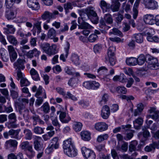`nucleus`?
Returning a JSON list of instances; mask_svg holds the SVG:
<instances>
[{
    "instance_id": "57",
    "label": "nucleus",
    "mask_w": 159,
    "mask_h": 159,
    "mask_svg": "<svg viewBox=\"0 0 159 159\" xmlns=\"http://www.w3.org/2000/svg\"><path fill=\"white\" fill-rule=\"evenodd\" d=\"M102 49V45L100 44H95L93 47V50L95 53L99 52Z\"/></svg>"
},
{
    "instance_id": "13",
    "label": "nucleus",
    "mask_w": 159,
    "mask_h": 159,
    "mask_svg": "<svg viewBox=\"0 0 159 159\" xmlns=\"http://www.w3.org/2000/svg\"><path fill=\"white\" fill-rule=\"evenodd\" d=\"M143 20L146 24L153 25L154 24V16L151 14H147L143 16Z\"/></svg>"
},
{
    "instance_id": "21",
    "label": "nucleus",
    "mask_w": 159,
    "mask_h": 159,
    "mask_svg": "<svg viewBox=\"0 0 159 159\" xmlns=\"http://www.w3.org/2000/svg\"><path fill=\"white\" fill-rule=\"evenodd\" d=\"M143 122V120L141 117H139L136 119L133 122L134 128L137 129H139Z\"/></svg>"
},
{
    "instance_id": "11",
    "label": "nucleus",
    "mask_w": 159,
    "mask_h": 159,
    "mask_svg": "<svg viewBox=\"0 0 159 159\" xmlns=\"http://www.w3.org/2000/svg\"><path fill=\"white\" fill-rule=\"evenodd\" d=\"M159 141L153 142L152 144L149 146H146L145 148V150L147 152L154 151L155 148L159 149Z\"/></svg>"
},
{
    "instance_id": "31",
    "label": "nucleus",
    "mask_w": 159,
    "mask_h": 159,
    "mask_svg": "<svg viewBox=\"0 0 159 159\" xmlns=\"http://www.w3.org/2000/svg\"><path fill=\"white\" fill-rule=\"evenodd\" d=\"M83 126V124L80 122L75 121L73 123V128L76 132L80 131Z\"/></svg>"
},
{
    "instance_id": "32",
    "label": "nucleus",
    "mask_w": 159,
    "mask_h": 159,
    "mask_svg": "<svg viewBox=\"0 0 159 159\" xmlns=\"http://www.w3.org/2000/svg\"><path fill=\"white\" fill-rule=\"evenodd\" d=\"M146 58L144 54H140L137 58V65L139 66L143 65L145 62Z\"/></svg>"
},
{
    "instance_id": "55",
    "label": "nucleus",
    "mask_w": 159,
    "mask_h": 159,
    "mask_svg": "<svg viewBox=\"0 0 159 159\" xmlns=\"http://www.w3.org/2000/svg\"><path fill=\"white\" fill-rule=\"evenodd\" d=\"M131 125L130 124H127L126 125H122L121 126V129L123 130V131L125 132H128L130 131V130H132L130 129Z\"/></svg>"
},
{
    "instance_id": "50",
    "label": "nucleus",
    "mask_w": 159,
    "mask_h": 159,
    "mask_svg": "<svg viewBox=\"0 0 159 159\" xmlns=\"http://www.w3.org/2000/svg\"><path fill=\"white\" fill-rule=\"evenodd\" d=\"M16 121H10L5 123V125L9 129L15 128L17 127L18 125L16 123Z\"/></svg>"
},
{
    "instance_id": "15",
    "label": "nucleus",
    "mask_w": 159,
    "mask_h": 159,
    "mask_svg": "<svg viewBox=\"0 0 159 159\" xmlns=\"http://www.w3.org/2000/svg\"><path fill=\"white\" fill-rule=\"evenodd\" d=\"M99 6L103 13L107 11L110 7V4L107 3L105 1L102 0L99 3Z\"/></svg>"
},
{
    "instance_id": "48",
    "label": "nucleus",
    "mask_w": 159,
    "mask_h": 159,
    "mask_svg": "<svg viewBox=\"0 0 159 159\" xmlns=\"http://www.w3.org/2000/svg\"><path fill=\"white\" fill-rule=\"evenodd\" d=\"M116 51V48L115 47L111 46L108 48L107 51V54L108 57H114L115 52Z\"/></svg>"
},
{
    "instance_id": "22",
    "label": "nucleus",
    "mask_w": 159,
    "mask_h": 159,
    "mask_svg": "<svg viewBox=\"0 0 159 159\" xmlns=\"http://www.w3.org/2000/svg\"><path fill=\"white\" fill-rule=\"evenodd\" d=\"M126 62L127 65L130 66H135L137 65V58L130 57L126 59Z\"/></svg>"
},
{
    "instance_id": "38",
    "label": "nucleus",
    "mask_w": 159,
    "mask_h": 159,
    "mask_svg": "<svg viewBox=\"0 0 159 159\" xmlns=\"http://www.w3.org/2000/svg\"><path fill=\"white\" fill-rule=\"evenodd\" d=\"M26 151L25 154L29 158H32L35 155V152L33 148V146L28 149Z\"/></svg>"
},
{
    "instance_id": "18",
    "label": "nucleus",
    "mask_w": 159,
    "mask_h": 159,
    "mask_svg": "<svg viewBox=\"0 0 159 159\" xmlns=\"http://www.w3.org/2000/svg\"><path fill=\"white\" fill-rule=\"evenodd\" d=\"M17 144V142L15 140L10 139L7 141L5 143V146L7 149H9L11 147L16 148Z\"/></svg>"
},
{
    "instance_id": "10",
    "label": "nucleus",
    "mask_w": 159,
    "mask_h": 159,
    "mask_svg": "<svg viewBox=\"0 0 159 159\" xmlns=\"http://www.w3.org/2000/svg\"><path fill=\"white\" fill-rule=\"evenodd\" d=\"M27 4L30 8L33 10H37L40 8V6L37 0H27Z\"/></svg>"
},
{
    "instance_id": "6",
    "label": "nucleus",
    "mask_w": 159,
    "mask_h": 159,
    "mask_svg": "<svg viewBox=\"0 0 159 159\" xmlns=\"http://www.w3.org/2000/svg\"><path fill=\"white\" fill-rule=\"evenodd\" d=\"M7 48L10 60L11 61L14 62L17 58V53L13 46L9 45L8 46Z\"/></svg>"
},
{
    "instance_id": "16",
    "label": "nucleus",
    "mask_w": 159,
    "mask_h": 159,
    "mask_svg": "<svg viewBox=\"0 0 159 159\" xmlns=\"http://www.w3.org/2000/svg\"><path fill=\"white\" fill-rule=\"evenodd\" d=\"M35 96L37 98H38L39 96L40 97H43L44 98H46V93L45 91L43 89L42 86H39V88L37 90V92Z\"/></svg>"
},
{
    "instance_id": "3",
    "label": "nucleus",
    "mask_w": 159,
    "mask_h": 159,
    "mask_svg": "<svg viewBox=\"0 0 159 159\" xmlns=\"http://www.w3.org/2000/svg\"><path fill=\"white\" fill-rule=\"evenodd\" d=\"M81 151L85 159H95L96 155L93 150L85 147H83Z\"/></svg>"
},
{
    "instance_id": "17",
    "label": "nucleus",
    "mask_w": 159,
    "mask_h": 159,
    "mask_svg": "<svg viewBox=\"0 0 159 159\" xmlns=\"http://www.w3.org/2000/svg\"><path fill=\"white\" fill-rule=\"evenodd\" d=\"M24 61L21 59H18L14 64V68L17 69H22L23 70L25 66H24Z\"/></svg>"
},
{
    "instance_id": "14",
    "label": "nucleus",
    "mask_w": 159,
    "mask_h": 159,
    "mask_svg": "<svg viewBox=\"0 0 159 159\" xmlns=\"http://www.w3.org/2000/svg\"><path fill=\"white\" fill-rule=\"evenodd\" d=\"M42 18L44 20H47V23H49L50 19L52 18H54V15L48 11H45L42 15Z\"/></svg>"
},
{
    "instance_id": "7",
    "label": "nucleus",
    "mask_w": 159,
    "mask_h": 159,
    "mask_svg": "<svg viewBox=\"0 0 159 159\" xmlns=\"http://www.w3.org/2000/svg\"><path fill=\"white\" fill-rule=\"evenodd\" d=\"M78 28L80 29H92L93 27L88 23L85 22L82 18H78Z\"/></svg>"
},
{
    "instance_id": "49",
    "label": "nucleus",
    "mask_w": 159,
    "mask_h": 159,
    "mask_svg": "<svg viewBox=\"0 0 159 159\" xmlns=\"http://www.w3.org/2000/svg\"><path fill=\"white\" fill-rule=\"evenodd\" d=\"M116 91L119 93L125 94L127 93V89L124 86H119L116 88Z\"/></svg>"
},
{
    "instance_id": "41",
    "label": "nucleus",
    "mask_w": 159,
    "mask_h": 159,
    "mask_svg": "<svg viewBox=\"0 0 159 159\" xmlns=\"http://www.w3.org/2000/svg\"><path fill=\"white\" fill-rule=\"evenodd\" d=\"M109 137V136L107 134H101L98 136L97 139V141L99 143H101L105 140H107Z\"/></svg>"
},
{
    "instance_id": "8",
    "label": "nucleus",
    "mask_w": 159,
    "mask_h": 159,
    "mask_svg": "<svg viewBox=\"0 0 159 159\" xmlns=\"http://www.w3.org/2000/svg\"><path fill=\"white\" fill-rule=\"evenodd\" d=\"M94 128L96 130L101 132L107 130L108 125L104 122H99L95 124Z\"/></svg>"
},
{
    "instance_id": "47",
    "label": "nucleus",
    "mask_w": 159,
    "mask_h": 159,
    "mask_svg": "<svg viewBox=\"0 0 159 159\" xmlns=\"http://www.w3.org/2000/svg\"><path fill=\"white\" fill-rule=\"evenodd\" d=\"M41 21H38L34 24L33 29H37V33L38 34L41 32Z\"/></svg>"
},
{
    "instance_id": "52",
    "label": "nucleus",
    "mask_w": 159,
    "mask_h": 159,
    "mask_svg": "<svg viewBox=\"0 0 159 159\" xmlns=\"http://www.w3.org/2000/svg\"><path fill=\"white\" fill-rule=\"evenodd\" d=\"M92 81H88L84 82L83 86L88 89H92Z\"/></svg>"
},
{
    "instance_id": "35",
    "label": "nucleus",
    "mask_w": 159,
    "mask_h": 159,
    "mask_svg": "<svg viewBox=\"0 0 159 159\" xmlns=\"http://www.w3.org/2000/svg\"><path fill=\"white\" fill-rule=\"evenodd\" d=\"M120 4L117 1H115L112 2L111 5V9L113 12L117 11H119Z\"/></svg>"
},
{
    "instance_id": "24",
    "label": "nucleus",
    "mask_w": 159,
    "mask_h": 159,
    "mask_svg": "<svg viewBox=\"0 0 159 159\" xmlns=\"http://www.w3.org/2000/svg\"><path fill=\"white\" fill-rule=\"evenodd\" d=\"M5 16L8 20L13 19L16 17V14L15 12L11 10L7 11Z\"/></svg>"
},
{
    "instance_id": "46",
    "label": "nucleus",
    "mask_w": 159,
    "mask_h": 159,
    "mask_svg": "<svg viewBox=\"0 0 159 159\" xmlns=\"http://www.w3.org/2000/svg\"><path fill=\"white\" fill-rule=\"evenodd\" d=\"M128 148V143L125 142L123 143L121 147L117 146L116 147V149L117 150L121 151L123 152H125L127 151Z\"/></svg>"
},
{
    "instance_id": "25",
    "label": "nucleus",
    "mask_w": 159,
    "mask_h": 159,
    "mask_svg": "<svg viewBox=\"0 0 159 159\" xmlns=\"http://www.w3.org/2000/svg\"><path fill=\"white\" fill-rule=\"evenodd\" d=\"M70 60L72 62L76 65H79L80 64L79 57L77 54L72 53L71 54Z\"/></svg>"
},
{
    "instance_id": "4",
    "label": "nucleus",
    "mask_w": 159,
    "mask_h": 159,
    "mask_svg": "<svg viewBox=\"0 0 159 159\" xmlns=\"http://www.w3.org/2000/svg\"><path fill=\"white\" fill-rule=\"evenodd\" d=\"M145 8L154 10L158 8L157 2L155 0H143V3Z\"/></svg>"
},
{
    "instance_id": "23",
    "label": "nucleus",
    "mask_w": 159,
    "mask_h": 159,
    "mask_svg": "<svg viewBox=\"0 0 159 159\" xmlns=\"http://www.w3.org/2000/svg\"><path fill=\"white\" fill-rule=\"evenodd\" d=\"M80 135L82 139L85 141H89L91 139L90 134L87 131H84L80 133Z\"/></svg>"
},
{
    "instance_id": "62",
    "label": "nucleus",
    "mask_w": 159,
    "mask_h": 159,
    "mask_svg": "<svg viewBox=\"0 0 159 159\" xmlns=\"http://www.w3.org/2000/svg\"><path fill=\"white\" fill-rule=\"evenodd\" d=\"M108 99V96L107 94H104L102 96L101 100L100 102V104L102 105L104 104L107 101Z\"/></svg>"
},
{
    "instance_id": "5",
    "label": "nucleus",
    "mask_w": 159,
    "mask_h": 159,
    "mask_svg": "<svg viewBox=\"0 0 159 159\" xmlns=\"http://www.w3.org/2000/svg\"><path fill=\"white\" fill-rule=\"evenodd\" d=\"M147 61L149 64L150 66V67L154 69H157L159 67L158 61L156 58L152 56L148 55L146 57Z\"/></svg>"
},
{
    "instance_id": "9",
    "label": "nucleus",
    "mask_w": 159,
    "mask_h": 159,
    "mask_svg": "<svg viewBox=\"0 0 159 159\" xmlns=\"http://www.w3.org/2000/svg\"><path fill=\"white\" fill-rule=\"evenodd\" d=\"M110 115V111L109 107L107 105L103 106L102 109L101 116L104 119H107Z\"/></svg>"
},
{
    "instance_id": "28",
    "label": "nucleus",
    "mask_w": 159,
    "mask_h": 159,
    "mask_svg": "<svg viewBox=\"0 0 159 159\" xmlns=\"http://www.w3.org/2000/svg\"><path fill=\"white\" fill-rule=\"evenodd\" d=\"M7 38L9 42L14 45L16 46L18 43L17 39L13 35H8L7 36Z\"/></svg>"
},
{
    "instance_id": "37",
    "label": "nucleus",
    "mask_w": 159,
    "mask_h": 159,
    "mask_svg": "<svg viewBox=\"0 0 159 159\" xmlns=\"http://www.w3.org/2000/svg\"><path fill=\"white\" fill-rule=\"evenodd\" d=\"M19 131L11 129L8 131L10 136H11V138H15L16 139H19L18 134Z\"/></svg>"
},
{
    "instance_id": "33",
    "label": "nucleus",
    "mask_w": 159,
    "mask_h": 159,
    "mask_svg": "<svg viewBox=\"0 0 159 159\" xmlns=\"http://www.w3.org/2000/svg\"><path fill=\"white\" fill-rule=\"evenodd\" d=\"M40 53V52L35 48L33 50L30 51L28 53V56L30 57H38Z\"/></svg>"
},
{
    "instance_id": "63",
    "label": "nucleus",
    "mask_w": 159,
    "mask_h": 159,
    "mask_svg": "<svg viewBox=\"0 0 159 159\" xmlns=\"http://www.w3.org/2000/svg\"><path fill=\"white\" fill-rule=\"evenodd\" d=\"M92 89H97L99 88L100 86V84L95 81H92Z\"/></svg>"
},
{
    "instance_id": "44",
    "label": "nucleus",
    "mask_w": 159,
    "mask_h": 159,
    "mask_svg": "<svg viewBox=\"0 0 159 159\" xmlns=\"http://www.w3.org/2000/svg\"><path fill=\"white\" fill-rule=\"evenodd\" d=\"M148 119L152 118L156 121H159V111H157L154 113L153 115H149L147 116Z\"/></svg>"
},
{
    "instance_id": "29",
    "label": "nucleus",
    "mask_w": 159,
    "mask_h": 159,
    "mask_svg": "<svg viewBox=\"0 0 159 159\" xmlns=\"http://www.w3.org/2000/svg\"><path fill=\"white\" fill-rule=\"evenodd\" d=\"M21 0H5V4L7 7L9 8L12 7L15 2H16L18 4L21 2Z\"/></svg>"
},
{
    "instance_id": "2",
    "label": "nucleus",
    "mask_w": 159,
    "mask_h": 159,
    "mask_svg": "<svg viewBox=\"0 0 159 159\" xmlns=\"http://www.w3.org/2000/svg\"><path fill=\"white\" fill-rule=\"evenodd\" d=\"M41 47L44 52L49 56L53 55L58 52L57 46L55 44L50 46L49 43H45L42 44Z\"/></svg>"
},
{
    "instance_id": "43",
    "label": "nucleus",
    "mask_w": 159,
    "mask_h": 159,
    "mask_svg": "<svg viewBox=\"0 0 159 159\" xmlns=\"http://www.w3.org/2000/svg\"><path fill=\"white\" fill-rule=\"evenodd\" d=\"M133 37L137 43H141L143 42V36L141 34L138 33L134 34Z\"/></svg>"
},
{
    "instance_id": "12",
    "label": "nucleus",
    "mask_w": 159,
    "mask_h": 159,
    "mask_svg": "<svg viewBox=\"0 0 159 159\" xmlns=\"http://www.w3.org/2000/svg\"><path fill=\"white\" fill-rule=\"evenodd\" d=\"M59 119L62 123H67L71 120V118L65 112H61L59 115Z\"/></svg>"
},
{
    "instance_id": "27",
    "label": "nucleus",
    "mask_w": 159,
    "mask_h": 159,
    "mask_svg": "<svg viewBox=\"0 0 159 159\" xmlns=\"http://www.w3.org/2000/svg\"><path fill=\"white\" fill-rule=\"evenodd\" d=\"M32 146L28 141H24L21 143L20 145V148L24 151H26Z\"/></svg>"
},
{
    "instance_id": "1",
    "label": "nucleus",
    "mask_w": 159,
    "mask_h": 159,
    "mask_svg": "<svg viewBox=\"0 0 159 159\" xmlns=\"http://www.w3.org/2000/svg\"><path fill=\"white\" fill-rule=\"evenodd\" d=\"M63 148L65 153L70 157H74L77 155V150L71 138L64 140L63 142Z\"/></svg>"
},
{
    "instance_id": "20",
    "label": "nucleus",
    "mask_w": 159,
    "mask_h": 159,
    "mask_svg": "<svg viewBox=\"0 0 159 159\" xmlns=\"http://www.w3.org/2000/svg\"><path fill=\"white\" fill-rule=\"evenodd\" d=\"M4 33L6 34H13L16 29L12 25H7L6 27L3 28Z\"/></svg>"
},
{
    "instance_id": "30",
    "label": "nucleus",
    "mask_w": 159,
    "mask_h": 159,
    "mask_svg": "<svg viewBox=\"0 0 159 159\" xmlns=\"http://www.w3.org/2000/svg\"><path fill=\"white\" fill-rule=\"evenodd\" d=\"M70 44L68 42L67 43V47L65 48V51L66 53L65 56L63 54H61L60 57V59L62 60L63 61H66L65 58H66L69 54V49L70 48Z\"/></svg>"
},
{
    "instance_id": "40",
    "label": "nucleus",
    "mask_w": 159,
    "mask_h": 159,
    "mask_svg": "<svg viewBox=\"0 0 159 159\" xmlns=\"http://www.w3.org/2000/svg\"><path fill=\"white\" fill-rule=\"evenodd\" d=\"M138 144V142L136 140L132 141L129 146V151L130 152L134 151L136 149V146Z\"/></svg>"
},
{
    "instance_id": "26",
    "label": "nucleus",
    "mask_w": 159,
    "mask_h": 159,
    "mask_svg": "<svg viewBox=\"0 0 159 159\" xmlns=\"http://www.w3.org/2000/svg\"><path fill=\"white\" fill-rule=\"evenodd\" d=\"M58 137H54L52 139V142L49 145L54 148L55 149H57L59 147V143L58 142Z\"/></svg>"
},
{
    "instance_id": "54",
    "label": "nucleus",
    "mask_w": 159,
    "mask_h": 159,
    "mask_svg": "<svg viewBox=\"0 0 159 159\" xmlns=\"http://www.w3.org/2000/svg\"><path fill=\"white\" fill-rule=\"evenodd\" d=\"M30 83L25 78H22L20 81V84L21 87L28 86L30 84Z\"/></svg>"
},
{
    "instance_id": "42",
    "label": "nucleus",
    "mask_w": 159,
    "mask_h": 159,
    "mask_svg": "<svg viewBox=\"0 0 159 159\" xmlns=\"http://www.w3.org/2000/svg\"><path fill=\"white\" fill-rule=\"evenodd\" d=\"M40 108L41 111L45 113H48L50 111V107L47 102L44 103Z\"/></svg>"
},
{
    "instance_id": "64",
    "label": "nucleus",
    "mask_w": 159,
    "mask_h": 159,
    "mask_svg": "<svg viewBox=\"0 0 159 159\" xmlns=\"http://www.w3.org/2000/svg\"><path fill=\"white\" fill-rule=\"evenodd\" d=\"M111 154L113 159H119L117 153L115 150L112 149L111 150Z\"/></svg>"
},
{
    "instance_id": "19",
    "label": "nucleus",
    "mask_w": 159,
    "mask_h": 159,
    "mask_svg": "<svg viewBox=\"0 0 159 159\" xmlns=\"http://www.w3.org/2000/svg\"><path fill=\"white\" fill-rule=\"evenodd\" d=\"M33 146L34 149L37 151H41L43 150V144L40 143L38 139H35L33 142Z\"/></svg>"
},
{
    "instance_id": "39",
    "label": "nucleus",
    "mask_w": 159,
    "mask_h": 159,
    "mask_svg": "<svg viewBox=\"0 0 159 159\" xmlns=\"http://www.w3.org/2000/svg\"><path fill=\"white\" fill-rule=\"evenodd\" d=\"M104 21L105 23L108 24L112 23L113 20L111 15L110 14H106L104 16Z\"/></svg>"
},
{
    "instance_id": "51",
    "label": "nucleus",
    "mask_w": 159,
    "mask_h": 159,
    "mask_svg": "<svg viewBox=\"0 0 159 159\" xmlns=\"http://www.w3.org/2000/svg\"><path fill=\"white\" fill-rule=\"evenodd\" d=\"M44 128L39 126L35 127L33 129L34 132L36 134H41L44 133Z\"/></svg>"
},
{
    "instance_id": "58",
    "label": "nucleus",
    "mask_w": 159,
    "mask_h": 159,
    "mask_svg": "<svg viewBox=\"0 0 159 159\" xmlns=\"http://www.w3.org/2000/svg\"><path fill=\"white\" fill-rule=\"evenodd\" d=\"M72 3L67 2L64 4V8L66 12H67L69 9H72L73 8Z\"/></svg>"
},
{
    "instance_id": "45",
    "label": "nucleus",
    "mask_w": 159,
    "mask_h": 159,
    "mask_svg": "<svg viewBox=\"0 0 159 159\" xmlns=\"http://www.w3.org/2000/svg\"><path fill=\"white\" fill-rule=\"evenodd\" d=\"M57 34L56 30L53 28H50L48 33V37L51 39H52L55 37Z\"/></svg>"
},
{
    "instance_id": "60",
    "label": "nucleus",
    "mask_w": 159,
    "mask_h": 159,
    "mask_svg": "<svg viewBox=\"0 0 159 159\" xmlns=\"http://www.w3.org/2000/svg\"><path fill=\"white\" fill-rule=\"evenodd\" d=\"M77 83L76 79L75 78H72L69 80L68 84L70 86L73 87Z\"/></svg>"
},
{
    "instance_id": "56",
    "label": "nucleus",
    "mask_w": 159,
    "mask_h": 159,
    "mask_svg": "<svg viewBox=\"0 0 159 159\" xmlns=\"http://www.w3.org/2000/svg\"><path fill=\"white\" fill-rule=\"evenodd\" d=\"M128 71L129 72V73H125L128 75L129 76H132L136 81L138 82L140 81V80L139 79L133 74V71L132 69L129 68L128 69Z\"/></svg>"
},
{
    "instance_id": "61",
    "label": "nucleus",
    "mask_w": 159,
    "mask_h": 159,
    "mask_svg": "<svg viewBox=\"0 0 159 159\" xmlns=\"http://www.w3.org/2000/svg\"><path fill=\"white\" fill-rule=\"evenodd\" d=\"M80 0H76L72 2L73 6L74 7H81L83 6V5L80 3Z\"/></svg>"
},
{
    "instance_id": "34",
    "label": "nucleus",
    "mask_w": 159,
    "mask_h": 159,
    "mask_svg": "<svg viewBox=\"0 0 159 159\" xmlns=\"http://www.w3.org/2000/svg\"><path fill=\"white\" fill-rule=\"evenodd\" d=\"M99 27L102 33L105 30H108L109 28L106 25L105 22L103 19H101L100 20Z\"/></svg>"
},
{
    "instance_id": "59",
    "label": "nucleus",
    "mask_w": 159,
    "mask_h": 159,
    "mask_svg": "<svg viewBox=\"0 0 159 159\" xmlns=\"http://www.w3.org/2000/svg\"><path fill=\"white\" fill-rule=\"evenodd\" d=\"M127 81V79L125 75L123 74H120V75L119 81L122 83H126Z\"/></svg>"
},
{
    "instance_id": "36",
    "label": "nucleus",
    "mask_w": 159,
    "mask_h": 159,
    "mask_svg": "<svg viewBox=\"0 0 159 159\" xmlns=\"http://www.w3.org/2000/svg\"><path fill=\"white\" fill-rule=\"evenodd\" d=\"M23 133L25 134V138L26 140H30L32 139V133L31 131L28 129L24 130Z\"/></svg>"
},
{
    "instance_id": "53",
    "label": "nucleus",
    "mask_w": 159,
    "mask_h": 159,
    "mask_svg": "<svg viewBox=\"0 0 159 159\" xmlns=\"http://www.w3.org/2000/svg\"><path fill=\"white\" fill-rule=\"evenodd\" d=\"M98 39V37L96 34H92L89 37L88 40L90 43L95 42Z\"/></svg>"
}]
</instances>
